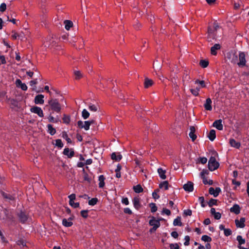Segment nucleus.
<instances>
[{
  "instance_id": "obj_21",
  "label": "nucleus",
  "mask_w": 249,
  "mask_h": 249,
  "mask_svg": "<svg viewBox=\"0 0 249 249\" xmlns=\"http://www.w3.org/2000/svg\"><path fill=\"white\" fill-rule=\"evenodd\" d=\"M229 143L231 147L239 149L241 146V143L236 142L234 139H230Z\"/></svg>"
},
{
  "instance_id": "obj_6",
  "label": "nucleus",
  "mask_w": 249,
  "mask_h": 249,
  "mask_svg": "<svg viewBox=\"0 0 249 249\" xmlns=\"http://www.w3.org/2000/svg\"><path fill=\"white\" fill-rule=\"evenodd\" d=\"M237 65L240 68L246 66V55L244 52H240L239 53Z\"/></svg>"
},
{
  "instance_id": "obj_20",
  "label": "nucleus",
  "mask_w": 249,
  "mask_h": 249,
  "mask_svg": "<svg viewBox=\"0 0 249 249\" xmlns=\"http://www.w3.org/2000/svg\"><path fill=\"white\" fill-rule=\"evenodd\" d=\"M0 194L1 196L3 197V198L7 200H15V196L12 195L10 194L6 193L3 191L0 192Z\"/></svg>"
},
{
  "instance_id": "obj_50",
  "label": "nucleus",
  "mask_w": 249,
  "mask_h": 249,
  "mask_svg": "<svg viewBox=\"0 0 249 249\" xmlns=\"http://www.w3.org/2000/svg\"><path fill=\"white\" fill-rule=\"evenodd\" d=\"M198 200L200 203L201 204V206L202 207H205L206 206V204L205 203L204 197L203 196H200L198 198Z\"/></svg>"
},
{
  "instance_id": "obj_22",
  "label": "nucleus",
  "mask_w": 249,
  "mask_h": 249,
  "mask_svg": "<svg viewBox=\"0 0 249 249\" xmlns=\"http://www.w3.org/2000/svg\"><path fill=\"white\" fill-rule=\"evenodd\" d=\"M220 48H221V46L219 44H215L211 48V54L213 55H216L217 54V51L220 50Z\"/></svg>"
},
{
  "instance_id": "obj_54",
  "label": "nucleus",
  "mask_w": 249,
  "mask_h": 249,
  "mask_svg": "<svg viewBox=\"0 0 249 249\" xmlns=\"http://www.w3.org/2000/svg\"><path fill=\"white\" fill-rule=\"evenodd\" d=\"M192 214V211L190 209L184 210L183 211V215L185 216H191Z\"/></svg>"
},
{
  "instance_id": "obj_53",
  "label": "nucleus",
  "mask_w": 249,
  "mask_h": 249,
  "mask_svg": "<svg viewBox=\"0 0 249 249\" xmlns=\"http://www.w3.org/2000/svg\"><path fill=\"white\" fill-rule=\"evenodd\" d=\"M74 73L75 79L78 80L82 77V74L80 71H75Z\"/></svg>"
},
{
  "instance_id": "obj_57",
  "label": "nucleus",
  "mask_w": 249,
  "mask_h": 249,
  "mask_svg": "<svg viewBox=\"0 0 249 249\" xmlns=\"http://www.w3.org/2000/svg\"><path fill=\"white\" fill-rule=\"evenodd\" d=\"M224 233L226 236H228L231 234L232 231L230 229H226L224 231Z\"/></svg>"
},
{
  "instance_id": "obj_56",
  "label": "nucleus",
  "mask_w": 249,
  "mask_h": 249,
  "mask_svg": "<svg viewBox=\"0 0 249 249\" xmlns=\"http://www.w3.org/2000/svg\"><path fill=\"white\" fill-rule=\"evenodd\" d=\"M184 240H185V242L184 243V245L185 246H189V244H190V238L189 236H188V235L185 236L184 237Z\"/></svg>"
},
{
  "instance_id": "obj_31",
  "label": "nucleus",
  "mask_w": 249,
  "mask_h": 249,
  "mask_svg": "<svg viewBox=\"0 0 249 249\" xmlns=\"http://www.w3.org/2000/svg\"><path fill=\"white\" fill-rule=\"evenodd\" d=\"M215 131L214 129L211 130L208 134V138L209 140L211 141H213L215 139Z\"/></svg>"
},
{
  "instance_id": "obj_11",
  "label": "nucleus",
  "mask_w": 249,
  "mask_h": 249,
  "mask_svg": "<svg viewBox=\"0 0 249 249\" xmlns=\"http://www.w3.org/2000/svg\"><path fill=\"white\" fill-rule=\"evenodd\" d=\"M222 123V120L221 119L215 120L213 124V126L215 127L218 130H222L223 125Z\"/></svg>"
},
{
  "instance_id": "obj_58",
  "label": "nucleus",
  "mask_w": 249,
  "mask_h": 249,
  "mask_svg": "<svg viewBox=\"0 0 249 249\" xmlns=\"http://www.w3.org/2000/svg\"><path fill=\"white\" fill-rule=\"evenodd\" d=\"M6 9V4L5 3H2L0 5V11L1 12H4Z\"/></svg>"
},
{
  "instance_id": "obj_23",
  "label": "nucleus",
  "mask_w": 249,
  "mask_h": 249,
  "mask_svg": "<svg viewBox=\"0 0 249 249\" xmlns=\"http://www.w3.org/2000/svg\"><path fill=\"white\" fill-rule=\"evenodd\" d=\"M133 203L134 208L137 210H139L141 207L140 198L138 197H134L133 199Z\"/></svg>"
},
{
  "instance_id": "obj_64",
  "label": "nucleus",
  "mask_w": 249,
  "mask_h": 249,
  "mask_svg": "<svg viewBox=\"0 0 249 249\" xmlns=\"http://www.w3.org/2000/svg\"><path fill=\"white\" fill-rule=\"evenodd\" d=\"M214 217L215 219H220L221 217V214L219 212H215L213 214Z\"/></svg>"
},
{
  "instance_id": "obj_61",
  "label": "nucleus",
  "mask_w": 249,
  "mask_h": 249,
  "mask_svg": "<svg viewBox=\"0 0 249 249\" xmlns=\"http://www.w3.org/2000/svg\"><path fill=\"white\" fill-rule=\"evenodd\" d=\"M69 204L70 206L73 207L74 208H78L80 205L79 202L75 203L74 201H72L71 203H69Z\"/></svg>"
},
{
  "instance_id": "obj_43",
  "label": "nucleus",
  "mask_w": 249,
  "mask_h": 249,
  "mask_svg": "<svg viewBox=\"0 0 249 249\" xmlns=\"http://www.w3.org/2000/svg\"><path fill=\"white\" fill-rule=\"evenodd\" d=\"M201 239L205 242H210L212 241V238L207 235H204L202 236Z\"/></svg>"
},
{
  "instance_id": "obj_3",
  "label": "nucleus",
  "mask_w": 249,
  "mask_h": 249,
  "mask_svg": "<svg viewBox=\"0 0 249 249\" xmlns=\"http://www.w3.org/2000/svg\"><path fill=\"white\" fill-rule=\"evenodd\" d=\"M17 215L18 221L22 224H25L29 218L28 213L25 211L21 210H18L17 212Z\"/></svg>"
},
{
  "instance_id": "obj_8",
  "label": "nucleus",
  "mask_w": 249,
  "mask_h": 249,
  "mask_svg": "<svg viewBox=\"0 0 249 249\" xmlns=\"http://www.w3.org/2000/svg\"><path fill=\"white\" fill-rule=\"evenodd\" d=\"M151 219L149 221V224L151 226H153L154 231H156L160 226V220H157L154 216H151Z\"/></svg>"
},
{
  "instance_id": "obj_62",
  "label": "nucleus",
  "mask_w": 249,
  "mask_h": 249,
  "mask_svg": "<svg viewBox=\"0 0 249 249\" xmlns=\"http://www.w3.org/2000/svg\"><path fill=\"white\" fill-rule=\"evenodd\" d=\"M122 203L125 205H128L129 203L128 199L127 197H123L122 199Z\"/></svg>"
},
{
  "instance_id": "obj_60",
  "label": "nucleus",
  "mask_w": 249,
  "mask_h": 249,
  "mask_svg": "<svg viewBox=\"0 0 249 249\" xmlns=\"http://www.w3.org/2000/svg\"><path fill=\"white\" fill-rule=\"evenodd\" d=\"M169 247L170 249H179V247L177 243L170 244Z\"/></svg>"
},
{
  "instance_id": "obj_25",
  "label": "nucleus",
  "mask_w": 249,
  "mask_h": 249,
  "mask_svg": "<svg viewBox=\"0 0 249 249\" xmlns=\"http://www.w3.org/2000/svg\"><path fill=\"white\" fill-rule=\"evenodd\" d=\"M212 100L210 98H208L206 102L204 104V107L206 110L211 111L212 109V107L211 106Z\"/></svg>"
},
{
  "instance_id": "obj_19",
  "label": "nucleus",
  "mask_w": 249,
  "mask_h": 249,
  "mask_svg": "<svg viewBox=\"0 0 249 249\" xmlns=\"http://www.w3.org/2000/svg\"><path fill=\"white\" fill-rule=\"evenodd\" d=\"M154 84V81L147 77H145L144 80V87L145 89H148L151 87Z\"/></svg>"
},
{
  "instance_id": "obj_51",
  "label": "nucleus",
  "mask_w": 249,
  "mask_h": 249,
  "mask_svg": "<svg viewBox=\"0 0 249 249\" xmlns=\"http://www.w3.org/2000/svg\"><path fill=\"white\" fill-rule=\"evenodd\" d=\"M88 212H89V211L87 210H82L80 212V213H81V216L84 218H86L88 217Z\"/></svg>"
},
{
  "instance_id": "obj_27",
  "label": "nucleus",
  "mask_w": 249,
  "mask_h": 249,
  "mask_svg": "<svg viewBox=\"0 0 249 249\" xmlns=\"http://www.w3.org/2000/svg\"><path fill=\"white\" fill-rule=\"evenodd\" d=\"M190 132L189 134L190 137L192 139V141H194L196 139V136L195 135V132L196 131L195 127L194 126L190 127Z\"/></svg>"
},
{
  "instance_id": "obj_16",
  "label": "nucleus",
  "mask_w": 249,
  "mask_h": 249,
  "mask_svg": "<svg viewBox=\"0 0 249 249\" xmlns=\"http://www.w3.org/2000/svg\"><path fill=\"white\" fill-rule=\"evenodd\" d=\"M44 96L43 94H37L35 97V103L36 104L42 105L44 104Z\"/></svg>"
},
{
  "instance_id": "obj_49",
  "label": "nucleus",
  "mask_w": 249,
  "mask_h": 249,
  "mask_svg": "<svg viewBox=\"0 0 249 249\" xmlns=\"http://www.w3.org/2000/svg\"><path fill=\"white\" fill-rule=\"evenodd\" d=\"M63 123L66 124H69L70 122V117L65 114L64 115L63 117Z\"/></svg>"
},
{
  "instance_id": "obj_1",
  "label": "nucleus",
  "mask_w": 249,
  "mask_h": 249,
  "mask_svg": "<svg viewBox=\"0 0 249 249\" xmlns=\"http://www.w3.org/2000/svg\"><path fill=\"white\" fill-rule=\"evenodd\" d=\"M6 100H7V102L11 105L12 108L18 109L21 107V103L20 101H21L23 98L21 94L16 95L15 99L8 98L7 96H6Z\"/></svg>"
},
{
  "instance_id": "obj_42",
  "label": "nucleus",
  "mask_w": 249,
  "mask_h": 249,
  "mask_svg": "<svg viewBox=\"0 0 249 249\" xmlns=\"http://www.w3.org/2000/svg\"><path fill=\"white\" fill-rule=\"evenodd\" d=\"M98 201V199L96 197L92 198L89 200L88 202V204L90 206H94L96 205Z\"/></svg>"
},
{
  "instance_id": "obj_37",
  "label": "nucleus",
  "mask_w": 249,
  "mask_h": 249,
  "mask_svg": "<svg viewBox=\"0 0 249 249\" xmlns=\"http://www.w3.org/2000/svg\"><path fill=\"white\" fill-rule=\"evenodd\" d=\"M65 28L67 30H69L73 25V23L71 20H66L64 21Z\"/></svg>"
},
{
  "instance_id": "obj_7",
  "label": "nucleus",
  "mask_w": 249,
  "mask_h": 249,
  "mask_svg": "<svg viewBox=\"0 0 249 249\" xmlns=\"http://www.w3.org/2000/svg\"><path fill=\"white\" fill-rule=\"evenodd\" d=\"M94 122L95 121L93 120L90 121H86L84 122V124L83 121H78L77 122V125L80 128H84L85 130H88L89 129L90 125L93 124Z\"/></svg>"
},
{
  "instance_id": "obj_41",
  "label": "nucleus",
  "mask_w": 249,
  "mask_h": 249,
  "mask_svg": "<svg viewBox=\"0 0 249 249\" xmlns=\"http://www.w3.org/2000/svg\"><path fill=\"white\" fill-rule=\"evenodd\" d=\"M217 200L211 198L209 202H207L208 205L210 207H212L213 205H217Z\"/></svg>"
},
{
  "instance_id": "obj_5",
  "label": "nucleus",
  "mask_w": 249,
  "mask_h": 249,
  "mask_svg": "<svg viewBox=\"0 0 249 249\" xmlns=\"http://www.w3.org/2000/svg\"><path fill=\"white\" fill-rule=\"evenodd\" d=\"M219 166V164L216 161L215 158L213 156L211 157L208 164L209 169L211 171H213L217 169Z\"/></svg>"
},
{
  "instance_id": "obj_32",
  "label": "nucleus",
  "mask_w": 249,
  "mask_h": 249,
  "mask_svg": "<svg viewBox=\"0 0 249 249\" xmlns=\"http://www.w3.org/2000/svg\"><path fill=\"white\" fill-rule=\"evenodd\" d=\"M134 191L136 193H140L143 192V189L140 184L134 186L133 187Z\"/></svg>"
},
{
  "instance_id": "obj_47",
  "label": "nucleus",
  "mask_w": 249,
  "mask_h": 249,
  "mask_svg": "<svg viewBox=\"0 0 249 249\" xmlns=\"http://www.w3.org/2000/svg\"><path fill=\"white\" fill-rule=\"evenodd\" d=\"M83 173L84 174V179L85 180L87 181L88 182L90 183L91 182V178L89 177L88 174L85 172V169H83Z\"/></svg>"
},
{
  "instance_id": "obj_52",
  "label": "nucleus",
  "mask_w": 249,
  "mask_h": 249,
  "mask_svg": "<svg viewBox=\"0 0 249 249\" xmlns=\"http://www.w3.org/2000/svg\"><path fill=\"white\" fill-rule=\"evenodd\" d=\"M37 83L36 79L34 80H32L30 82V85L32 87V90L35 91V90H33V88L35 89V90H37L36 89V87L35 86V85Z\"/></svg>"
},
{
  "instance_id": "obj_2",
  "label": "nucleus",
  "mask_w": 249,
  "mask_h": 249,
  "mask_svg": "<svg viewBox=\"0 0 249 249\" xmlns=\"http://www.w3.org/2000/svg\"><path fill=\"white\" fill-rule=\"evenodd\" d=\"M219 28L218 23L216 21L213 23L212 26H209L208 29V36L212 39L216 37L217 30Z\"/></svg>"
},
{
  "instance_id": "obj_18",
  "label": "nucleus",
  "mask_w": 249,
  "mask_h": 249,
  "mask_svg": "<svg viewBox=\"0 0 249 249\" xmlns=\"http://www.w3.org/2000/svg\"><path fill=\"white\" fill-rule=\"evenodd\" d=\"M241 208L239 205L237 204H235L230 209V212L234 213L236 214H238L240 213Z\"/></svg>"
},
{
  "instance_id": "obj_4",
  "label": "nucleus",
  "mask_w": 249,
  "mask_h": 249,
  "mask_svg": "<svg viewBox=\"0 0 249 249\" xmlns=\"http://www.w3.org/2000/svg\"><path fill=\"white\" fill-rule=\"evenodd\" d=\"M49 104L50 106L51 109L59 113L61 110V106L58 100L56 99H52L49 101Z\"/></svg>"
},
{
  "instance_id": "obj_17",
  "label": "nucleus",
  "mask_w": 249,
  "mask_h": 249,
  "mask_svg": "<svg viewBox=\"0 0 249 249\" xmlns=\"http://www.w3.org/2000/svg\"><path fill=\"white\" fill-rule=\"evenodd\" d=\"M16 84L18 88H20L23 90L25 91L27 89L26 85L25 83H23L20 79H17Z\"/></svg>"
},
{
  "instance_id": "obj_33",
  "label": "nucleus",
  "mask_w": 249,
  "mask_h": 249,
  "mask_svg": "<svg viewBox=\"0 0 249 249\" xmlns=\"http://www.w3.org/2000/svg\"><path fill=\"white\" fill-rule=\"evenodd\" d=\"M47 128L48 129V132L51 135L53 136L56 133L55 129L53 127L52 124H48L47 125Z\"/></svg>"
},
{
  "instance_id": "obj_44",
  "label": "nucleus",
  "mask_w": 249,
  "mask_h": 249,
  "mask_svg": "<svg viewBox=\"0 0 249 249\" xmlns=\"http://www.w3.org/2000/svg\"><path fill=\"white\" fill-rule=\"evenodd\" d=\"M62 137L66 139L68 143H71L72 142L71 139L68 137V134L65 131L62 132Z\"/></svg>"
},
{
  "instance_id": "obj_63",
  "label": "nucleus",
  "mask_w": 249,
  "mask_h": 249,
  "mask_svg": "<svg viewBox=\"0 0 249 249\" xmlns=\"http://www.w3.org/2000/svg\"><path fill=\"white\" fill-rule=\"evenodd\" d=\"M68 197L70 199L69 203H71L72 201H74L75 199V195L74 194H72L68 196Z\"/></svg>"
},
{
  "instance_id": "obj_24",
  "label": "nucleus",
  "mask_w": 249,
  "mask_h": 249,
  "mask_svg": "<svg viewBox=\"0 0 249 249\" xmlns=\"http://www.w3.org/2000/svg\"><path fill=\"white\" fill-rule=\"evenodd\" d=\"M111 158L112 160L119 161L122 160V156L120 153H118L117 155L115 152H113L111 155Z\"/></svg>"
},
{
  "instance_id": "obj_15",
  "label": "nucleus",
  "mask_w": 249,
  "mask_h": 249,
  "mask_svg": "<svg viewBox=\"0 0 249 249\" xmlns=\"http://www.w3.org/2000/svg\"><path fill=\"white\" fill-rule=\"evenodd\" d=\"M112 81L113 80L110 78H106L103 77H99L98 80V84L104 85V84L108 82L112 83Z\"/></svg>"
},
{
  "instance_id": "obj_39",
  "label": "nucleus",
  "mask_w": 249,
  "mask_h": 249,
  "mask_svg": "<svg viewBox=\"0 0 249 249\" xmlns=\"http://www.w3.org/2000/svg\"><path fill=\"white\" fill-rule=\"evenodd\" d=\"M195 85H197L198 86H200L201 88L206 87L205 82L203 80H197L195 81Z\"/></svg>"
},
{
  "instance_id": "obj_13",
  "label": "nucleus",
  "mask_w": 249,
  "mask_h": 249,
  "mask_svg": "<svg viewBox=\"0 0 249 249\" xmlns=\"http://www.w3.org/2000/svg\"><path fill=\"white\" fill-rule=\"evenodd\" d=\"M236 240H237L239 243V246H238V248L239 249H249V247L248 248H245L241 246L242 245L244 244L246 242L245 239L243 238L241 235H237L236 237Z\"/></svg>"
},
{
  "instance_id": "obj_55",
  "label": "nucleus",
  "mask_w": 249,
  "mask_h": 249,
  "mask_svg": "<svg viewBox=\"0 0 249 249\" xmlns=\"http://www.w3.org/2000/svg\"><path fill=\"white\" fill-rule=\"evenodd\" d=\"M89 108L90 111H96L98 110V107L94 105H90L89 106Z\"/></svg>"
},
{
  "instance_id": "obj_9",
  "label": "nucleus",
  "mask_w": 249,
  "mask_h": 249,
  "mask_svg": "<svg viewBox=\"0 0 249 249\" xmlns=\"http://www.w3.org/2000/svg\"><path fill=\"white\" fill-rule=\"evenodd\" d=\"M30 111L32 112L37 114L40 117H43V112L40 107L36 106L33 107L31 108Z\"/></svg>"
},
{
  "instance_id": "obj_12",
  "label": "nucleus",
  "mask_w": 249,
  "mask_h": 249,
  "mask_svg": "<svg viewBox=\"0 0 249 249\" xmlns=\"http://www.w3.org/2000/svg\"><path fill=\"white\" fill-rule=\"evenodd\" d=\"M220 192L221 189L219 187H216L215 189L213 187H210L209 190V194L213 195L214 197H217Z\"/></svg>"
},
{
  "instance_id": "obj_14",
  "label": "nucleus",
  "mask_w": 249,
  "mask_h": 249,
  "mask_svg": "<svg viewBox=\"0 0 249 249\" xmlns=\"http://www.w3.org/2000/svg\"><path fill=\"white\" fill-rule=\"evenodd\" d=\"M246 221V219L245 217L240 218V220H238L236 219L235 220V223L236 226L237 228H243L245 226V222Z\"/></svg>"
},
{
  "instance_id": "obj_28",
  "label": "nucleus",
  "mask_w": 249,
  "mask_h": 249,
  "mask_svg": "<svg viewBox=\"0 0 249 249\" xmlns=\"http://www.w3.org/2000/svg\"><path fill=\"white\" fill-rule=\"evenodd\" d=\"M158 173L161 179H165L166 178V176L165 175L166 171L165 170H163L161 168H159L158 169Z\"/></svg>"
},
{
  "instance_id": "obj_46",
  "label": "nucleus",
  "mask_w": 249,
  "mask_h": 249,
  "mask_svg": "<svg viewBox=\"0 0 249 249\" xmlns=\"http://www.w3.org/2000/svg\"><path fill=\"white\" fill-rule=\"evenodd\" d=\"M55 146L58 148H61L63 147V143L60 139H57L55 140Z\"/></svg>"
},
{
  "instance_id": "obj_36",
  "label": "nucleus",
  "mask_w": 249,
  "mask_h": 249,
  "mask_svg": "<svg viewBox=\"0 0 249 249\" xmlns=\"http://www.w3.org/2000/svg\"><path fill=\"white\" fill-rule=\"evenodd\" d=\"M173 225L175 226H181L182 224L181 222V217L178 216L176 219H175L173 221Z\"/></svg>"
},
{
  "instance_id": "obj_10",
  "label": "nucleus",
  "mask_w": 249,
  "mask_h": 249,
  "mask_svg": "<svg viewBox=\"0 0 249 249\" xmlns=\"http://www.w3.org/2000/svg\"><path fill=\"white\" fill-rule=\"evenodd\" d=\"M184 190L188 192H193L194 190V183L191 181H188L183 186Z\"/></svg>"
},
{
  "instance_id": "obj_48",
  "label": "nucleus",
  "mask_w": 249,
  "mask_h": 249,
  "mask_svg": "<svg viewBox=\"0 0 249 249\" xmlns=\"http://www.w3.org/2000/svg\"><path fill=\"white\" fill-rule=\"evenodd\" d=\"M149 206L151 208V212L152 213H155L157 211V207L155 203H151L149 204Z\"/></svg>"
},
{
  "instance_id": "obj_35",
  "label": "nucleus",
  "mask_w": 249,
  "mask_h": 249,
  "mask_svg": "<svg viewBox=\"0 0 249 249\" xmlns=\"http://www.w3.org/2000/svg\"><path fill=\"white\" fill-rule=\"evenodd\" d=\"M62 224L66 227H70L73 225V223L66 218H64L62 220Z\"/></svg>"
},
{
  "instance_id": "obj_34",
  "label": "nucleus",
  "mask_w": 249,
  "mask_h": 249,
  "mask_svg": "<svg viewBox=\"0 0 249 249\" xmlns=\"http://www.w3.org/2000/svg\"><path fill=\"white\" fill-rule=\"evenodd\" d=\"M159 188L162 189L164 188L165 190H167L169 189V183L167 181H164L161 182L159 184Z\"/></svg>"
},
{
  "instance_id": "obj_29",
  "label": "nucleus",
  "mask_w": 249,
  "mask_h": 249,
  "mask_svg": "<svg viewBox=\"0 0 249 249\" xmlns=\"http://www.w3.org/2000/svg\"><path fill=\"white\" fill-rule=\"evenodd\" d=\"M105 177L104 176V175H100L99 176V178H98V180L99 181V187L100 188H103L104 186H105Z\"/></svg>"
},
{
  "instance_id": "obj_38",
  "label": "nucleus",
  "mask_w": 249,
  "mask_h": 249,
  "mask_svg": "<svg viewBox=\"0 0 249 249\" xmlns=\"http://www.w3.org/2000/svg\"><path fill=\"white\" fill-rule=\"evenodd\" d=\"M200 88H201L200 86H198L197 85H195L194 88L191 89L190 91L192 93H198Z\"/></svg>"
},
{
  "instance_id": "obj_30",
  "label": "nucleus",
  "mask_w": 249,
  "mask_h": 249,
  "mask_svg": "<svg viewBox=\"0 0 249 249\" xmlns=\"http://www.w3.org/2000/svg\"><path fill=\"white\" fill-rule=\"evenodd\" d=\"M33 90L37 93L43 92L44 91H46L47 92H50L49 87L48 86H45L44 89L43 88H39L37 90H35V89L33 88Z\"/></svg>"
},
{
  "instance_id": "obj_26",
  "label": "nucleus",
  "mask_w": 249,
  "mask_h": 249,
  "mask_svg": "<svg viewBox=\"0 0 249 249\" xmlns=\"http://www.w3.org/2000/svg\"><path fill=\"white\" fill-rule=\"evenodd\" d=\"M230 57H229V59H231V63L234 64H237L238 63V55H237L235 53H233L231 54H230Z\"/></svg>"
},
{
  "instance_id": "obj_40",
  "label": "nucleus",
  "mask_w": 249,
  "mask_h": 249,
  "mask_svg": "<svg viewBox=\"0 0 249 249\" xmlns=\"http://www.w3.org/2000/svg\"><path fill=\"white\" fill-rule=\"evenodd\" d=\"M199 65L202 68H205L208 67L209 62L208 60L202 59L200 61Z\"/></svg>"
},
{
  "instance_id": "obj_45",
  "label": "nucleus",
  "mask_w": 249,
  "mask_h": 249,
  "mask_svg": "<svg viewBox=\"0 0 249 249\" xmlns=\"http://www.w3.org/2000/svg\"><path fill=\"white\" fill-rule=\"evenodd\" d=\"M82 116L84 119H87L89 116V113L86 109H84L82 112Z\"/></svg>"
},
{
  "instance_id": "obj_59",
  "label": "nucleus",
  "mask_w": 249,
  "mask_h": 249,
  "mask_svg": "<svg viewBox=\"0 0 249 249\" xmlns=\"http://www.w3.org/2000/svg\"><path fill=\"white\" fill-rule=\"evenodd\" d=\"M48 120L51 123H57L58 122V120L55 118H54L53 116L50 115L48 117Z\"/></svg>"
}]
</instances>
